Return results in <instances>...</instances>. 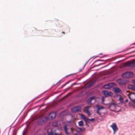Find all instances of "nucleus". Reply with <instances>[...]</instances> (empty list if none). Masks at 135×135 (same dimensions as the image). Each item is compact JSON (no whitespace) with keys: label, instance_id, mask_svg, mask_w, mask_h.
<instances>
[{"label":"nucleus","instance_id":"obj_1","mask_svg":"<svg viewBox=\"0 0 135 135\" xmlns=\"http://www.w3.org/2000/svg\"><path fill=\"white\" fill-rule=\"evenodd\" d=\"M126 93L130 100L133 102L135 103V93H130L128 91H126Z\"/></svg>","mask_w":135,"mask_h":135},{"label":"nucleus","instance_id":"obj_2","mask_svg":"<svg viewBox=\"0 0 135 135\" xmlns=\"http://www.w3.org/2000/svg\"><path fill=\"white\" fill-rule=\"evenodd\" d=\"M127 66L133 67L135 66V59L133 60L132 61H127L126 63Z\"/></svg>","mask_w":135,"mask_h":135},{"label":"nucleus","instance_id":"obj_3","mask_svg":"<svg viewBox=\"0 0 135 135\" xmlns=\"http://www.w3.org/2000/svg\"><path fill=\"white\" fill-rule=\"evenodd\" d=\"M122 76L124 78H129L132 77L133 76V74L130 72H126L124 73Z\"/></svg>","mask_w":135,"mask_h":135},{"label":"nucleus","instance_id":"obj_4","mask_svg":"<svg viewBox=\"0 0 135 135\" xmlns=\"http://www.w3.org/2000/svg\"><path fill=\"white\" fill-rule=\"evenodd\" d=\"M110 127L113 129L114 134H115V132L118 130V128L116 125V123H113L110 126Z\"/></svg>","mask_w":135,"mask_h":135},{"label":"nucleus","instance_id":"obj_5","mask_svg":"<svg viewBox=\"0 0 135 135\" xmlns=\"http://www.w3.org/2000/svg\"><path fill=\"white\" fill-rule=\"evenodd\" d=\"M81 109V107L79 106H76L71 108V111L73 112L80 111Z\"/></svg>","mask_w":135,"mask_h":135},{"label":"nucleus","instance_id":"obj_6","mask_svg":"<svg viewBox=\"0 0 135 135\" xmlns=\"http://www.w3.org/2000/svg\"><path fill=\"white\" fill-rule=\"evenodd\" d=\"M90 107L89 106L85 107L84 110V112L86 114H87L89 117H90L91 115V113L89 110Z\"/></svg>","mask_w":135,"mask_h":135},{"label":"nucleus","instance_id":"obj_7","mask_svg":"<svg viewBox=\"0 0 135 135\" xmlns=\"http://www.w3.org/2000/svg\"><path fill=\"white\" fill-rule=\"evenodd\" d=\"M114 85V84L113 83H110L104 85L103 88L105 89H109L111 87H113Z\"/></svg>","mask_w":135,"mask_h":135},{"label":"nucleus","instance_id":"obj_8","mask_svg":"<svg viewBox=\"0 0 135 135\" xmlns=\"http://www.w3.org/2000/svg\"><path fill=\"white\" fill-rule=\"evenodd\" d=\"M117 82L120 85H123L127 83L125 80L120 79L117 80Z\"/></svg>","mask_w":135,"mask_h":135},{"label":"nucleus","instance_id":"obj_9","mask_svg":"<svg viewBox=\"0 0 135 135\" xmlns=\"http://www.w3.org/2000/svg\"><path fill=\"white\" fill-rule=\"evenodd\" d=\"M56 113L55 112H53L50 113L49 115V118L50 120L54 119L56 117Z\"/></svg>","mask_w":135,"mask_h":135},{"label":"nucleus","instance_id":"obj_10","mask_svg":"<svg viewBox=\"0 0 135 135\" xmlns=\"http://www.w3.org/2000/svg\"><path fill=\"white\" fill-rule=\"evenodd\" d=\"M80 115L82 119L84 120L86 123L88 122L89 119L87 118L86 116L82 114H80Z\"/></svg>","mask_w":135,"mask_h":135},{"label":"nucleus","instance_id":"obj_11","mask_svg":"<svg viewBox=\"0 0 135 135\" xmlns=\"http://www.w3.org/2000/svg\"><path fill=\"white\" fill-rule=\"evenodd\" d=\"M116 104L114 103H113L111 104L109 106V108L111 110H113L115 108Z\"/></svg>","mask_w":135,"mask_h":135},{"label":"nucleus","instance_id":"obj_12","mask_svg":"<svg viewBox=\"0 0 135 135\" xmlns=\"http://www.w3.org/2000/svg\"><path fill=\"white\" fill-rule=\"evenodd\" d=\"M104 95L105 96H110L111 95L112 92H108L107 91L104 90L102 92Z\"/></svg>","mask_w":135,"mask_h":135},{"label":"nucleus","instance_id":"obj_13","mask_svg":"<svg viewBox=\"0 0 135 135\" xmlns=\"http://www.w3.org/2000/svg\"><path fill=\"white\" fill-rule=\"evenodd\" d=\"M96 97L95 96H93L90 97L88 99V104H91V102L92 100H94V101H95Z\"/></svg>","mask_w":135,"mask_h":135},{"label":"nucleus","instance_id":"obj_14","mask_svg":"<svg viewBox=\"0 0 135 135\" xmlns=\"http://www.w3.org/2000/svg\"><path fill=\"white\" fill-rule=\"evenodd\" d=\"M47 118L46 117L44 116L40 119V122L41 123V124H42L43 123L45 122L46 121Z\"/></svg>","mask_w":135,"mask_h":135},{"label":"nucleus","instance_id":"obj_15","mask_svg":"<svg viewBox=\"0 0 135 135\" xmlns=\"http://www.w3.org/2000/svg\"><path fill=\"white\" fill-rule=\"evenodd\" d=\"M118 100L120 102V103L121 104L123 103L124 102L123 97L120 95H118Z\"/></svg>","mask_w":135,"mask_h":135},{"label":"nucleus","instance_id":"obj_16","mask_svg":"<svg viewBox=\"0 0 135 135\" xmlns=\"http://www.w3.org/2000/svg\"><path fill=\"white\" fill-rule=\"evenodd\" d=\"M113 90L115 93H121L122 92L121 90L118 88H114Z\"/></svg>","mask_w":135,"mask_h":135},{"label":"nucleus","instance_id":"obj_17","mask_svg":"<svg viewBox=\"0 0 135 135\" xmlns=\"http://www.w3.org/2000/svg\"><path fill=\"white\" fill-rule=\"evenodd\" d=\"M95 83V81H92L88 83L87 85H88V87L89 88L92 86Z\"/></svg>","mask_w":135,"mask_h":135},{"label":"nucleus","instance_id":"obj_18","mask_svg":"<svg viewBox=\"0 0 135 135\" xmlns=\"http://www.w3.org/2000/svg\"><path fill=\"white\" fill-rule=\"evenodd\" d=\"M129 89L135 91V86L134 85H131L129 86Z\"/></svg>","mask_w":135,"mask_h":135},{"label":"nucleus","instance_id":"obj_19","mask_svg":"<svg viewBox=\"0 0 135 135\" xmlns=\"http://www.w3.org/2000/svg\"><path fill=\"white\" fill-rule=\"evenodd\" d=\"M64 129L66 133L68 134V133L67 131L68 129V128L67 127V126L66 125H65L64 127Z\"/></svg>","mask_w":135,"mask_h":135},{"label":"nucleus","instance_id":"obj_20","mask_svg":"<svg viewBox=\"0 0 135 135\" xmlns=\"http://www.w3.org/2000/svg\"><path fill=\"white\" fill-rule=\"evenodd\" d=\"M97 107L98 108V110H100L101 109H103L104 108V107L99 105H97Z\"/></svg>","mask_w":135,"mask_h":135},{"label":"nucleus","instance_id":"obj_21","mask_svg":"<svg viewBox=\"0 0 135 135\" xmlns=\"http://www.w3.org/2000/svg\"><path fill=\"white\" fill-rule=\"evenodd\" d=\"M78 124L79 126H82L84 124L83 122L82 121H80L79 122Z\"/></svg>","mask_w":135,"mask_h":135},{"label":"nucleus","instance_id":"obj_22","mask_svg":"<svg viewBox=\"0 0 135 135\" xmlns=\"http://www.w3.org/2000/svg\"><path fill=\"white\" fill-rule=\"evenodd\" d=\"M107 97V96H105L104 97H102V103L104 104L105 105H107V104H105L104 103V101L105 100V98Z\"/></svg>","mask_w":135,"mask_h":135},{"label":"nucleus","instance_id":"obj_23","mask_svg":"<svg viewBox=\"0 0 135 135\" xmlns=\"http://www.w3.org/2000/svg\"><path fill=\"white\" fill-rule=\"evenodd\" d=\"M96 113H97V114L99 115V116L101 117V113L100 112V110H98V109L97 110V111L96 112Z\"/></svg>","mask_w":135,"mask_h":135},{"label":"nucleus","instance_id":"obj_24","mask_svg":"<svg viewBox=\"0 0 135 135\" xmlns=\"http://www.w3.org/2000/svg\"><path fill=\"white\" fill-rule=\"evenodd\" d=\"M48 134L49 135H53L52 132H48Z\"/></svg>","mask_w":135,"mask_h":135},{"label":"nucleus","instance_id":"obj_25","mask_svg":"<svg viewBox=\"0 0 135 135\" xmlns=\"http://www.w3.org/2000/svg\"><path fill=\"white\" fill-rule=\"evenodd\" d=\"M79 129H80V131H83L84 130V128H79Z\"/></svg>","mask_w":135,"mask_h":135},{"label":"nucleus","instance_id":"obj_26","mask_svg":"<svg viewBox=\"0 0 135 135\" xmlns=\"http://www.w3.org/2000/svg\"><path fill=\"white\" fill-rule=\"evenodd\" d=\"M94 120H95L94 119V118H92V119H89V120H89L90 121H93Z\"/></svg>","mask_w":135,"mask_h":135},{"label":"nucleus","instance_id":"obj_27","mask_svg":"<svg viewBox=\"0 0 135 135\" xmlns=\"http://www.w3.org/2000/svg\"><path fill=\"white\" fill-rule=\"evenodd\" d=\"M132 83L134 84H135V80H133L132 81Z\"/></svg>","mask_w":135,"mask_h":135},{"label":"nucleus","instance_id":"obj_28","mask_svg":"<svg viewBox=\"0 0 135 135\" xmlns=\"http://www.w3.org/2000/svg\"><path fill=\"white\" fill-rule=\"evenodd\" d=\"M68 83V82H67V83H65V84H64V85H63L62 86H65L66 85V84L67 83Z\"/></svg>","mask_w":135,"mask_h":135},{"label":"nucleus","instance_id":"obj_29","mask_svg":"<svg viewBox=\"0 0 135 135\" xmlns=\"http://www.w3.org/2000/svg\"><path fill=\"white\" fill-rule=\"evenodd\" d=\"M71 131L73 132V129L72 128H71Z\"/></svg>","mask_w":135,"mask_h":135},{"label":"nucleus","instance_id":"obj_30","mask_svg":"<svg viewBox=\"0 0 135 135\" xmlns=\"http://www.w3.org/2000/svg\"><path fill=\"white\" fill-rule=\"evenodd\" d=\"M55 135H58V134H58L57 133H55Z\"/></svg>","mask_w":135,"mask_h":135},{"label":"nucleus","instance_id":"obj_31","mask_svg":"<svg viewBox=\"0 0 135 135\" xmlns=\"http://www.w3.org/2000/svg\"><path fill=\"white\" fill-rule=\"evenodd\" d=\"M86 64H85L84 65V66H83V68H84V67H85V65H86Z\"/></svg>","mask_w":135,"mask_h":135},{"label":"nucleus","instance_id":"obj_32","mask_svg":"<svg viewBox=\"0 0 135 135\" xmlns=\"http://www.w3.org/2000/svg\"><path fill=\"white\" fill-rule=\"evenodd\" d=\"M26 133L25 132H23V135H24Z\"/></svg>","mask_w":135,"mask_h":135},{"label":"nucleus","instance_id":"obj_33","mask_svg":"<svg viewBox=\"0 0 135 135\" xmlns=\"http://www.w3.org/2000/svg\"><path fill=\"white\" fill-rule=\"evenodd\" d=\"M72 75V74H70V75H67V76H66V77H68V76H70L71 75Z\"/></svg>","mask_w":135,"mask_h":135},{"label":"nucleus","instance_id":"obj_34","mask_svg":"<svg viewBox=\"0 0 135 135\" xmlns=\"http://www.w3.org/2000/svg\"><path fill=\"white\" fill-rule=\"evenodd\" d=\"M128 100H127V99H126V102H128Z\"/></svg>","mask_w":135,"mask_h":135},{"label":"nucleus","instance_id":"obj_35","mask_svg":"<svg viewBox=\"0 0 135 135\" xmlns=\"http://www.w3.org/2000/svg\"><path fill=\"white\" fill-rule=\"evenodd\" d=\"M62 33L64 34L65 33V32H62Z\"/></svg>","mask_w":135,"mask_h":135},{"label":"nucleus","instance_id":"obj_36","mask_svg":"<svg viewBox=\"0 0 135 135\" xmlns=\"http://www.w3.org/2000/svg\"><path fill=\"white\" fill-rule=\"evenodd\" d=\"M58 135H63V134H58Z\"/></svg>","mask_w":135,"mask_h":135},{"label":"nucleus","instance_id":"obj_37","mask_svg":"<svg viewBox=\"0 0 135 135\" xmlns=\"http://www.w3.org/2000/svg\"><path fill=\"white\" fill-rule=\"evenodd\" d=\"M40 135H45L44 134H40Z\"/></svg>","mask_w":135,"mask_h":135},{"label":"nucleus","instance_id":"obj_38","mask_svg":"<svg viewBox=\"0 0 135 135\" xmlns=\"http://www.w3.org/2000/svg\"><path fill=\"white\" fill-rule=\"evenodd\" d=\"M126 49V50H125V51H126V50H128V49Z\"/></svg>","mask_w":135,"mask_h":135},{"label":"nucleus","instance_id":"obj_39","mask_svg":"<svg viewBox=\"0 0 135 135\" xmlns=\"http://www.w3.org/2000/svg\"><path fill=\"white\" fill-rule=\"evenodd\" d=\"M98 60V61H102V60Z\"/></svg>","mask_w":135,"mask_h":135},{"label":"nucleus","instance_id":"obj_40","mask_svg":"<svg viewBox=\"0 0 135 135\" xmlns=\"http://www.w3.org/2000/svg\"><path fill=\"white\" fill-rule=\"evenodd\" d=\"M82 70H80V72Z\"/></svg>","mask_w":135,"mask_h":135},{"label":"nucleus","instance_id":"obj_41","mask_svg":"<svg viewBox=\"0 0 135 135\" xmlns=\"http://www.w3.org/2000/svg\"><path fill=\"white\" fill-rule=\"evenodd\" d=\"M99 54L100 55H102V54Z\"/></svg>","mask_w":135,"mask_h":135},{"label":"nucleus","instance_id":"obj_42","mask_svg":"<svg viewBox=\"0 0 135 135\" xmlns=\"http://www.w3.org/2000/svg\"><path fill=\"white\" fill-rule=\"evenodd\" d=\"M135 44V43L134 44Z\"/></svg>","mask_w":135,"mask_h":135}]
</instances>
